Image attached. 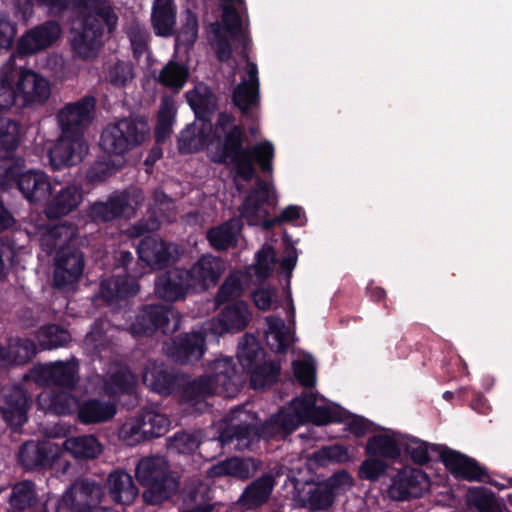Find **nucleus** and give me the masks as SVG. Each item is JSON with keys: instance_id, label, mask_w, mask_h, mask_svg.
<instances>
[{"instance_id": "52", "label": "nucleus", "mask_w": 512, "mask_h": 512, "mask_svg": "<svg viewBox=\"0 0 512 512\" xmlns=\"http://www.w3.org/2000/svg\"><path fill=\"white\" fill-rule=\"evenodd\" d=\"M134 67L128 61H117L107 67L105 79L115 87H125L134 79Z\"/></svg>"}, {"instance_id": "32", "label": "nucleus", "mask_w": 512, "mask_h": 512, "mask_svg": "<svg viewBox=\"0 0 512 512\" xmlns=\"http://www.w3.org/2000/svg\"><path fill=\"white\" fill-rule=\"evenodd\" d=\"M446 468L457 478L469 481H481L485 471L473 459L456 451L444 450L441 454Z\"/></svg>"}, {"instance_id": "11", "label": "nucleus", "mask_w": 512, "mask_h": 512, "mask_svg": "<svg viewBox=\"0 0 512 512\" xmlns=\"http://www.w3.org/2000/svg\"><path fill=\"white\" fill-rule=\"evenodd\" d=\"M102 17L93 11L86 10L72 21L69 42L73 52L82 60H94L103 47Z\"/></svg>"}, {"instance_id": "45", "label": "nucleus", "mask_w": 512, "mask_h": 512, "mask_svg": "<svg viewBox=\"0 0 512 512\" xmlns=\"http://www.w3.org/2000/svg\"><path fill=\"white\" fill-rule=\"evenodd\" d=\"M143 382L152 391L167 394L171 389L173 378L167 373L162 363L151 362L143 373Z\"/></svg>"}, {"instance_id": "10", "label": "nucleus", "mask_w": 512, "mask_h": 512, "mask_svg": "<svg viewBox=\"0 0 512 512\" xmlns=\"http://www.w3.org/2000/svg\"><path fill=\"white\" fill-rule=\"evenodd\" d=\"M150 127L140 117L122 118L109 123L102 131L100 146L107 154L124 156L149 137Z\"/></svg>"}, {"instance_id": "6", "label": "nucleus", "mask_w": 512, "mask_h": 512, "mask_svg": "<svg viewBox=\"0 0 512 512\" xmlns=\"http://www.w3.org/2000/svg\"><path fill=\"white\" fill-rule=\"evenodd\" d=\"M338 421V416L330 407L318 403L313 394H303L294 399L287 409L273 415L262 427V435L266 438H284L297 427L306 422L318 425Z\"/></svg>"}, {"instance_id": "25", "label": "nucleus", "mask_w": 512, "mask_h": 512, "mask_svg": "<svg viewBox=\"0 0 512 512\" xmlns=\"http://www.w3.org/2000/svg\"><path fill=\"white\" fill-rule=\"evenodd\" d=\"M62 456L60 445L44 440L42 442L30 441L23 445L19 453V460L26 469L52 466Z\"/></svg>"}, {"instance_id": "36", "label": "nucleus", "mask_w": 512, "mask_h": 512, "mask_svg": "<svg viewBox=\"0 0 512 512\" xmlns=\"http://www.w3.org/2000/svg\"><path fill=\"white\" fill-rule=\"evenodd\" d=\"M403 435L387 431L371 437L366 444V453L369 456H381L395 459L400 455Z\"/></svg>"}, {"instance_id": "3", "label": "nucleus", "mask_w": 512, "mask_h": 512, "mask_svg": "<svg viewBox=\"0 0 512 512\" xmlns=\"http://www.w3.org/2000/svg\"><path fill=\"white\" fill-rule=\"evenodd\" d=\"M35 235L47 254L58 250L53 265L54 287L62 291L75 290L85 266L83 254L70 246L77 236L76 226L70 223L52 227L37 226Z\"/></svg>"}, {"instance_id": "7", "label": "nucleus", "mask_w": 512, "mask_h": 512, "mask_svg": "<svg viewBox=\"0 0 512 512\" xmlns=\"http://www.w3.org/2000/svg\"><path fill=\"white\" fill-rule=\"evenodd\" d=\"M241 386L232 358L224 357L208 363L204 375L190 382L184 390L187 401H198L215 394L233 397Z\"/></svg>"}, {"instance_id": "29", "label": "nucleus", "mask_w": 512, "mask_h": 512, "mask_svg": "<svg viewBox=\"0 0 512 512\" xmlns=\"http://www.w3.org/2000/svg\"><path fill=\"white\" fill-rule=\"evenodd\" d=\"M100 493V487L93 482H76L63 494L62 503L75 512L92 511Z\"/></svg>"}, {"instance_id": "34", "label": "nucleus", "mask_w": 512, "mask_h": 512, "mask_svg": "<svg viewBox=\"0 0 512 512\" xmlns=\"http://www.w3.org/2000/svg\"><path fill=\"white\" fill-rule=\"evenodd\" d=\"M37 353L35 343L27 338H11L8 347H0V367L10 364H24Z\"/></svg>"}, {"instance_id": "19", "label": "nucleus", "mask_w": 512, "mask_h": 512, "mask_svg": "<svg viewBox=\"0 0 512 512\" xmlns=\"http://www.w3.org/2000/svg\"><path fill=\"white\" fill-rule=\"evenodd\" d=\"M84 137L61 131L56 144L49 150L50 164L54 169L75 165L88 153Z\"/></svg>"}, {"instance_id": "20", "label": "nucleus", "mask_w": 512, "mask_h": 512, "mask_svg": "<svg viewBox=\"0 0 512 512\" xmlns=\"http://www.w3.org/2000/svg\"><path fill=\"white\" fill-rule=\"evenodd\" d=\"M61 36V27L47 21L24 33L17 43V54L32 55L53 45Z\"/></svg>"}, {"instance_id": "60", "label": "nucleus", "mask_w": 512, "mask_h": 512, "mask_svg": "<svg viewBox=\"0 0 512 512\" xmlns=\"http://www.w3.org/2000/svg\"><path fill=\"white\" fill-rule=\"evenodd\" d=\"M309 498L307 506L311 510L327 509L333 502L334 496L332 491L325 485H319L309 490Z\"/></svg>"}, {"instance_id": "12", "label": "nucleus", "mask_w": 512, "mask_h": 512, "mask_svg": "<svg viewBox=\"0 0 512 512\" xmlns=\"http://www.w3.org/2000/svg\"><path fill=\"white\" fill-rule=\"evenodd\" d=\"M243 10H246L244 0H226V3L223 5L222 24L215 23L211 25L217 56L220 61L230 58L231 47L229 38L238 41L244 48L248 45L249 39L239 14Z\"/></svg>"}, {"instance_id": "33", "label": "nucleus", "mask_w": 512, "mask_h": 512, "mask_svg": "<svg viewBox=\"0 0 512 512\" xmlns=\"http://www.w3.org/2000/svg\"><path fill=\"white\" fill-rule=\"evenodd\" d=\"M82 189L76 185H70L58 191L45 207L48 218H59L74 211L82 202Z\"/></svg>"}, {"instance_id": "18", "label": "nucleus", "mask_w": 512, "mask_h": 512, "mask_svg": "<svg viewBox=\"0 0 512 512\" xmlns=\"http://www.w3.org/2000/svg\"><path fill=\"white\" fill-rule=\"evenodd\" d=\"M430 489V480L425 472L413 467H404L392 478L388 488L391 499L404 501L420 497Z\"/></svg>"}, {"instance_id": "15", "label": "nucleus", "mask_w": 512, "mask_h": 512, "mask_svg": "<svg viewBox=\"0 0 512 512\" xmlns=\"http://www.w3.org/2000/svg\"><path fill=\"white\" fill-rule=\"evenodd\" d=\"M95 109L96 99L93 96L65 104L56 114L60 131L84 137L85 130L94 120Z\"/></svg>"}, {"instance_id": "38", "label": "nucleus", "mask_w": 512, "mask_h": 512, "mask_svg": "<svg viewBox=\"0 0 512 512\" xmlns=\"http://www.w3.org/2000/svg\"><path fill=\"white\" fill-rule=\"evenodd\" d=\"M111 498L119 504H130L138 495L132 476L124 471H114L107 479Z\"/></svg>"}, {"instance_id": "56", "label": "nucleus", "mask_w": 512, "mask_h": 512, "mask_svg": "<svg viewBox=\"0 0 512 512\" xmlns=\"http://www.w3.org/2000/svg\"><path fill=\"white\" fill-rule=\"evenodd\" d=\"M186 98L195 113L207 110L214 105V96L205 84H197L193 90L186 93Z\"/></svg>"}, {"instance_id": "5", "label": "nucleus", "mask_w": 512, "mask_h": 512, "mask_svg": "<svg viewBox=\"0 0 512 512\" xmlns=\"http://www.w3.org/2000/svg\"><path fill=\"white\" fill-rule=\"evenodd\" d=\"M257 437L256 415L243 408H237L231 412L228 424L218 439H210L200 443L194 434L181 432L169 440V449L179 454H189L198 448L202 450L206 446L222 448L227 444L236 442L235 448L242 450L248 448Z\"/></svg>"}, {"instance_id": "57", "label": "nucleus", "mask_w": 512, "mask_h": 512, "mask_svg": "<svg viewBox=\"0 0 512 512\" xmlns=\"http://www.w3.org/2000/svg\"><path fill=\"white\" fill-rule=\"evenodd\" d=\"M401 448L418 464L429 460V444L412 436L403 435Z\"/></svg>"}, {"instance_id": "27", "label": "nucleus", "mask_w": 512, "mask_h": 512, "mask_svg": "<svg viewBox=\"0 0 512 512\" xmlns=\"http://www.w3.org/2000/svg\"><path fill=\"white\" fill-rule=\"evenodd\" d=\"M190 289L185 270L179 268L171 269L159 275L155 282L156 295L170 302L183 298Z\"/></svg>"}, {"instance_id": "50", "label": "nucleus", "mask_w": 512, "mask_h": 512, "mask_svg": "<svg viewBox=\"0 0 512 512\" xmlns=\"http://www.w3.org/2000/svg\"><path fill=\"white\" fill-rule=\"evenodd\" d=\"M176 114L175 103L171 98H164L158 113L156 138L158 142L164 141L172 131Z\"/></svg>"}, {"instance_id": "26", "label": "nucleus", "mask_w": 512, "mask_h": 512, "mask_svg": "<svg viewBox=\"0 0 512 512\" xmlns=\"http://www.w3.org/2000/svg\"><path fill=\"white\" fill-rule=\"evenodd\" d=\"M17 186L22 195L30 203H41L51 194V182L42 171L29 170L17 178Z\"/></svg>"}, {"instance_id": "31", "label": "nucleus", "mask_w": 512, "mask_h": 512, "mask_svg": "<svg viewBox=\"0 0 512 512\" xmlns=\"http://www.w3.org/2000/svg\"><path fill=\"white\" fill-rule=\"evenodd\" d=\"M142 274L143 272H135L131 277L123 278L117 275L102 281V297L110 306H114L117 305L120 300L136 295L139 291V285L135 281V277H139Z\"/></svg>"}, {"instance_id": "44", "label": "nucleus", "mask_w": 512, "mask_h": 512, "mask_svg": "<svg viewBox=\"0 0 512 512\" xmlns=\"http://www.w3.org/2000/svg\"><path fill=\"white\" fill-rule=\"evenodd\" d=\"M240 230V221L231 219L218 227L210 229L207 238L213 248L223 250L235 243Z\"/></svg>"}, {"instance_id": "47", "label": "nucleus", "mask_w": 512, "mask_h": 512, "mask_svg": "<svg viewBox=\"0 0 512 512\" xmlns=\"http://www.w3.org/2000/svg\"><path fill=\"white\" fill-rule=\"evenodd\" d=\"M189 76L188 68L175 61H169L159 72L157 80L162 85L179 91Z\"/></svg>"}, {"instance_id": "16", "label": "nucleus", "mask_w": 512, "mask_h": 512, "mask_svg": "<svg viewBox=\"0 0 512 512\" xmlns=\"http://www.w3.org/2000/svg\"><path fill=\"white\" fill-rule=\"evenodd\" d=\"M77 373L78 363L72 359L36 365L28 377L39 386L54 385L72 389L78 381Z\"/></svg>"}, {"instance_id": "51", "label": "nucleus", "mask_w": 512, "mask_h": 512, "mask_svg": "<svg viewBox=\"0 0 512 512\" xmlns=\"http://www.w3.org/2000/svg\"><path fill=\"white\" fill-rule=\"evenodd\" d=\"M244 292L243 275L239 272L231 273L220 286L215 297V306L234 300Z\"/></svg>"}, {"instance_id": "30", "label": "nucleus", "mask_w": 512, "mask_h": 512, "mask_svg": "<svg viewBox=\"0 0 512 512\" xmlns=\"http://www.w3.org/2000/svg\"><path fill=\"white\" fill-rule=\"evenodd\" d=\"M38 408L46 413L69 415L79 410V401L68 391L54 389L42 391L37 398Z\"/></svg>"}, {"instance_id": "61", "label": "nucleus", "mask_w": 512, "mask_h": 512, "mask_svg": "<svg viewBox=\"0 0 512 512\" xmlns=\"http://www.w3.org/2000/svg\"><path fill=\"white\" fill-rule=\"evenodd\" d=\"M254 305L263 311L276 309L279 306L278 294L274 288L263 286L252 293Z\"/></svg>"}, {"instance_id": "40", "label": "nucleus", "mask_w": 512, "mask_h": 512, "mask_svg": "<svg viewBox=\"0 0 512 512\" xmlns=\"http://www.w3.org/2000/svg\"><path fill=\"white\" fill-rule=\"evenodd\" d=\"M267 345L275 352H284L294 341V334L284 321L276 316L266 317Z\"/></svg>"}, {"instance_id": "46", "label": "nucleus", "mask_w": 512, "mask_h": 512, "mask_svg": "<svg viewBox=\"0 0 512 512\" xmlns=\"http://www.w3.org/2000/svg\"><path fill=\"white\" fill-rule=\"evenodd\" d=\"M20 142L19 125L7 118L0 119V158H8Z\"/></svg>"}, {"instance_id": "22", "label": "nucleus", "mask_w": 512, "mask_h": 512, "mask_svg": "<svg viewBox=\"0 0 512 512\" xmlns=\"http://www.w3.org/2000/svg\"><path fill=\"white\" fill-rule=\"evenodd\" d=\"M137 251L139 259L152 269L169 265L179 257V249L175 244L164 242L155 235L142 239Z\"/></svg>"}, {"instance_id": "53", "label": "nucleus", "mask_w": 512, "mask_h": 512, "mask_svg": "<svg viewBox=\"0 0 512 512\" xmlns=\"http://www.w3.org/2000/svg\"><path fill=\"white\" fill-rule=\"evenodd\" d=\"M280 363L276 361L264 362L251 373V385L254 389H261L277 381L280 373Z\"/></svg>"}, {"instance_id": "8", "label": "nucleus", "mask_w": 512, "mask_h": 512, "mask_svg": "<svg viewBox=\"0 0 512 512\" xmlns=\"http://www.w3.org/2000/svg\"><path fill=\"white\" fill-rule=\"evenodd\" d=\"M135 476L142 486L148 488L143 493V499L148 504L162 503L174 495L179 487L168 462L161 456L142 458L136 466Z\"/></svg>"}, {"instance_id": "63", "label": "nucleus", "mask_w": 512, "mask_h": 512, "mask_svg": "<svg viewBox=\"0 0 512 512\" xmlns=\"http://www.w3.org/2000/svg\"><path fill=\"white\" fill-rule=\"evenodd\" d=\"M259 346L253 336H244L239 343L237 356L243 367L249 368L256 360Z\"/></svg>"}, {"instance_id": "4", "label": "nucleus", "mask_w": 512, "mask_h": 512, "mask_svg": "<svg viewBox=\"0 0 512 512\" xmlns=\"http://www.w3.org/2000/svg\"><path fill=\"white\" fill-rule=\"evenodd\" d=\"M17 55H10L0 66V110L20 100L23 106H41L51 96L50 82L33 69L18 66Z\"/></svg>"}, {"instance_id": "48", "label": "nucleus", "mask_w": 512, "mask_h": 512, "mask_svg": "<svg viewBox=\"0 0 512 512\" xmlns=\"http://www.w3.org/2000/svg\"><path fill=\"white\" fill-rule=\"evenodd\" d=\"M70 339V333L57 325L44 326L37 334V340L43 350L64 346Z\"/></svg>"}, {"instance_id": "55", "label": "nucleus", "mask_w": 512, "mask_h": 512, "mask_svg": "<svg viewBox=\"0 0 512 512\" xmlns=\"http://www.w3.org/2000/svg\"><path fill=\"white\" fill-rule=\"evenodd\" d=\"M35 501L34 484L30 481H23L13 487L10 497L12 507L17 510H25L32 506Z\"/></svg>"}, {"instance_id": "42", "label": "nucleus", "mask_w": 512, "mask_h": 512, "mask_svg": "<svg viewBox=\"0 0 512 512\" xmlns=\"http://www.w3.org/2000/svg\"><path fill=\"white\" fill-rule=\"evenodd\" d=\"M274 485V477L272 475H264L246 488L240 501L246 508L258 507L269 498Z\"/></svg>"}, {"instance_id": "43", "label": "nucleus", "mask_w": 512, "mask_h": 512, "mask_svg": "<svg viewBox=\"0 0 512 512\" xmlns=\"http://www.w3.org/2000/svg\"><path fill=\"white\" fill-rule=\"evenodd\" d=\"M143 431L147 439L161 437L171 426L169 418L153 408H145L138 412Z\"/></svg>"}, {"instance_id": "23", "label": "nucleus", "mask_w": 512, "mask_h": 512, "mask_svg": "<svg viewBox=\"0 0 512 512\" xmlns=\"http://www.w3.org/2000/svg\"><path fill=\"white\" fill-rule=\"evenodd\" d=\"M29 406L27 394L19 386H5L0 390V410L11 426L17 428L27 421Z\"/></svg>"}, {"instance_id": "14", "label": "nucleus", "mask_w": 512, "mask_h": 512, "mask_svg": "<svg viewBox=\"0 0 512 512\" xmlns=\"http://www.w3.org/2000/svg\"><path fill=\"white\" fill-rule=\"evenodd\" d=\"M143 201V192L137 188H130L114 192L105 202L94 203L89 214L94 221H111L120 216L130 217Z\"/></svg>"}, {"instance_id": "41", "label": "nucleus", "mask_w": 512, "mask_h": 512, "mask_svg": "<svg viewBox=\"0 0 512 512\" xmlns=\"http://www.w3.org/2000/svg\"><path fill=\"white\" fill-rule=\"evenodd\" d=\"M136 385V377L124 366L115 365L110 368L108 378L104 382L103 393L117 396L130 393Z\"/></svg>"}, {"instance_id": "13", "label": "nucleus", "mask_w": 512, "mask_h": 512, "mask_svg": "<svg viewBox=\"0 0 512 512\" xmlns=\"http://www.w3.org/2000/svg\"><path fill=\"white\" fill-rule=\"evenodd\" d=\"M180 319L179 312L172 306L148 305L140 310L130 329L136 336L150 335L158 329L168 334L180 328Z\"/></svg>"}, {"instance_id": "35", "label": "nucleus", "mask_w": 512, "mask_h": 512, "mask_svg": "<svg viewBox=\"0 0 512 512\" xmlns=\"http://www.w3.org/2000/svg\"><path fill=\"white\" fill-rule=\"evenodd\" d=\"M62 453L67 452L78 460L97 458L103 451V446L93 435H82L67 438L63 445Z\"/></svg>"}, {"instance_id": "58", "label": "nucleus", "mask_w": 512, "mask_h": 512, "mask_svg": "<svg viewBox=\"0 0 512 512\" xmlns=\"http://www.w3.org/2000/svg\"><path fill=\"white\" fill-rule=\"evenodd\" d=\"M292 368L297 380L306 387L314 386L316 382L315 377V363L310 356H304L302 359H297L292 362Z\"/></svg>"}, {"instance_id": "37", "label": "nucleus", "mask_w": 512, "mask_h": 512, "mask_svg": "<svg viewBox=\"0 0 512 512\" xmlns=\"http://www.w3.org/2000/svg\"><path fill=\"white\" fill-rule=\"evenodd\" d=\"M117 412L112 401L91 399L79 406L78 419L83 424H96L111 420Z\"/></svg>"}, {"instance_id": "64", "label": "nucleus", "mask_w": 512, "mask_h": 512, "mask_svg": "<svg viewBox=\"0 0 512 512\" xmlns=\"http://www.w3.org/2000/svg\"><path fill=\"white\" fill-rule=\"evenodd\" d=\"M276 253L271 246L265 245L256 254V275L259 278L267 277L273 270Z\"/></svg>"}, {"instance_id": "21", "label": "nucleus", "mask_w": 512, "mask_h": 512, "mask_svg": "<svg viewBox=\"0 0 512 512\" xmlns=\"http://www.w3.org/2000/svg\"><path fill=\"white\" fill-rule=\"evenodd\" d=\"M224 271V262L220 258L204 255L190 270H185V274L191 289L205 291L218 283Z\"/></svg>"}, {"instance_id": "24", "label": "nucleus", "mask_w": 512, "mask_h": 512, "mask_svg": "<svg viewBox=\"0 0 512 512\" xmlns=\"http://www.w3.org/2000/svg\"><path fill=\"white\" fill-rule=\"evenodd\" d=\"M233 102L244 114L258 105L259 78L255 63L247 61L245 68L241 69V81L234 89Z\"/></svg>"}, {"instance_id": "59", "label": "nucleus", "mask_w": 512, "mask_h": 512, "mask_svg": "<svg viewBox=\"0 0 512 512\" xmlns=\"http://www.w3.org/2000/svg\"><path fill=\"white\" fill-rule=\"evenodd\" d=\"M388 465L383 460L370 458L364 460L359 467V477L363 480L375 482L379 480L387 471Z\"/></svg>"}, {"instance_id": "9", "label": "nucleus", "mask_w": 512, "mask_h": 512, "mask_svg": "<svg viewBox=\"0 0 512 512\" xmlns=\"http://www.w3.org/2000/svg\"><path fill=\"white\" fill-rule=\"evenodd\" d=\"M276 203V193L271 183L258 179L257 187L245 198L240 207V214L250 225L261 224L265 229L278 222H290L298 220L302 213V208L296 205L286 207L281 214L272 220H268V211L266 205Z\"/></svg>"}, {"instance_id": "28", "label": "nucleus", "mask_w": 512, "mask_h": 512, "mask_svg": "<svg viewBox=\"0 0 512 512\" xmlns=\"http://www.w3.org/2000/svg\"><path fill=\"white\" fill-rule=\"evenodd\" d=\"M154 205L152 210L153 216L156 218L149 220L147 223H138L128 230L132 237H139L147 231L157 230L162 221L171 222L176 218V211L174 203L162 191L156 190L154 192Z\"/></svg>"}, {"instance_id": "49", "label": "nucleus", "mask_w": 512, "mask_h": 512, "mask_svg": "<svg viewBox=\"0 0 512 512\" xmlns=\"http://www.w3.org/2000/svg\"><path fill=\"white\" fill-rule=\"evenodd\" d=\"M209 476H234L238 478H248L250 475V460H241L239 458H230L213 466Z\"/></svg>"}, {"instance_id": "2", "label": "nucleus", "mask_w": 512, "mask_h": 512, "mask_svg": "<svg viewBox=\"0 0 512 512\" xmlns=\"http://www.w3.org/2000/svg\"><path fill=\"white\" fill-rule=\"evenodd\" d=\"M252 314L245 301H235L224 307L217 318L204 323L200 332L173 339L164 346L166 354L175 362L186 364L198 361L205 353V337L238 333L250 322Z\"/></svg>"}, {"instance_id": "17", "label": "nucleus", "mask_w": 512, "mask_h": 512, "mask_svg": "<svg viewBox=\"0 0 512 512\" xmlns=\"http://www.w3.org/2000/svg\"><path fill=\"white\" fill-rule=\"evenodd\" d=\"M31 5H38L47 9L49 14L57 15L70 5L78 8L80 12L93 11L105 21L107 29L112 32L118 23V16L109 0H29Z\"/></svg>"}, {"instance_id": "62", "label": "nucleus", "mask_w": 512, "mask_h": 512, "mask_svg": "<svg viewBox=\"0 0 512 512\" xmlns=\"http://www.w3.org/2000/svg\"><path fill=\"white\" fill-rule=\"evenodd\" d=\"M469 503L474 506L478 512H501L496 505L493 495L484 489H474L470 491Z\"/></svg>"}, {"instance_id": "1", "label": "nucleus", "mask_w": 512, "mask_h": 512, "mask_svg": "<svg viewBox=\"0 0 512 512\" xmlns=\"http://www.w3.org/2000/svg\"><path fill=\"white\" fill-rule=\"evenodd\" d=\"M244 132L234 123V118L227 113H220L212 129V135L206 139L196 125H189L178 139V148L182 153H193L208 146L214 162L230 164L236 174L244 180L255 175V160L263 172L272 173L274 145L268 140L256 143L250 149L243 148Z\"/></svg>"}, {"instance_id": "54", "label": "nucleus", "mask_w": 512, "mask_h": 512, "mask_svg": "<svg viewBox=\"0 0 512 512\" xmlns=\"http://www.w3.org/2000/svg\"><path fill=\"white\" fill-rule=\"evenodd\" d=\"M118 438L128 446H136L147 440L138 414L128 418L119 428Z\"/></svg>"}, {"instance_id": "39", "label": "nucleus", "mask_w": 512, "mask_h": 512, "mask_svg": "<svg viewBox=\"0 0 512 512\" xmlns=\"http://www.w3.org/2000/svg\"><path fill=\"white\" fill-rule=\"evenodd\" d=\"M152 26L159 36H170L176 24V11L173 0H155L152 8Z\"/></svg>"}]
</instances>
